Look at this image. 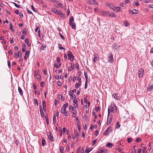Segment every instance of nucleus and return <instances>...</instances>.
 <instances>
[{
	"label": "nucleus",
	"instance_id": "nucleus-1",
	"mask_svg": "<svg viewBox=\"0 0 153 153\" xmlns=\"http://www.w3.org/2000/svg\"><path fill=\"white\" fill-rule=\"evenodd\" d=\"M69 22L70 25L71 26L72 29H76V24L74 22V19L73 16H71L70 17Z\"/></svg>",
	"mask_w": 153,
	"mask_h": 153
},
{
	"label": "nucleus",
	"instance_id": "nucleus-2",
	"mask_svg": "<svg viewBox=\"0 0 153 153\" xmlns=\"http://www.w3.org/2000/svg\"><path fill=\"white\" fill-rule=\"evenodd\" d=\"M112 113H114L117 111V108L115 103L114 102L111 103V105L108 107Z\"/></svg>",
	"mask_w": 153,
	"mask_h": 153
},
{
	"label": "nucleus",
	"instance_id": "nucleus-3",
	"mask_svg": "<svg viewBox=\"0 0 153 153\" xmlns=\"http://www.w3.org/2000/svg\"><path fill=\"white\" fill-rule=\"evenodd\" d=\"M47 134L48 136V139L50 140L53 142L54 140V138L52 133L51 132H49L48 133L47 132Z\"/></svg>",
	"mask_w": 153,
	"mask_h": 153
},
{
	"label": "nucleus",
	"instance_id": "nucleus-4",
	"mask_svg": "<svg viewBox=\"0 0 153 153\" xmlns=\"http://www.w3.org/2000/svg\"><path fill=\"white\" fill-rule=\"evenodd\" d=\"M68 55L69 58L68 59H69L71 61H72L74 60V57L73 56L72 53L71 51H68Z\"/></svg>",
	"mask_w": 153,
	"mask_h": 153
},
{
	"label": "nucleus",
	"instance_id": "nucleus-5",
	"mask_svg": "<svg viewBox=\"0 0 153 153\" xmlns=\"http://www.w3.org/2000/svg\"><path fill=\"white\" fill-rule=\"evenodd\" d=\"M108 62L111 63H113L114 62V58L113 56L111 53H109L108 55Z\"/></svg>",
	"mask_w": 153,
	"mask_h": 153
},
{
	"label": "nucleus",
	"instance_id": "nucleus-6",
	"mask_svg": "<svg viewBox=\"0 0 153 153\" xmlns=\"http://www.w3.org/2000/svg\"><path fill=\"white\" fill-rule=\"evenodd\" d=\"M69 109L70 112L72 113L73 114H76V111L75 109L74 108L73 106L70 105L69 106Z\"/></svg>",
	"mask_w": 153,
	"mask_h": 153
},
{
	"label": "nucleus",
	"instance_id": "nucleus-7",
	"mask_svg": "<svg viewBox=\"0 0 153 153\" xmlns=\"http://www.w3.org/2000/svg\"><path fill=\"white\" fill-rule=\"evenodd\" d=\"M111 127H109L108 129H107L103 133V134L105 135H108V134L111 132L112 131Z\"/></svg>",
	"mask_w": 153,
	"mask_h": 153
},
{
	"label": "nucleus",
	"instance_id": "nucleus-8",
	"mask_svg": "<svg viewBox=\"0 0 153 153\" xmlns=\"http://www.w3.org/2000/svg\"><path fill=\"white\" fill-rule=\"evenodd\" d=\"M113 96L115 99L117 100H120L121 99L120 95L118 94L114 93L113 95Z\"/></svg>",
	"mask_w": 153,
	"mask_h": 153
},
{
	"label": "nucleus",
	"instance_id": "nucleus-9",
	"mask_svg": "<svg viewBox=\"0 0 153 153\" xmlns=\"http://www.w3.org/2000/svg\"><path fill=\"white\" fill-rule=\"evenodd\" d=\"M144 70L143 68H140L138 71V76L139 77H141L143 75Z\"/></svg>",
	"mask_w": 153,
	"mask_h": 153
},
{
	"label": "nucleus",
	"instance_id": "nucleus-10",
	"mask_svg": "<svg viewBox=\"0 0 153 153\" xmlns=\"http://www.w3.org/2000/svg\"><path fill=\"white\" fill-rule=\"evenodd\" d=\"M112 116H111L109 117V118H108H108L107 119V125H109L111 123L112 121Z\"/></svg>",
	"mask_w": 153,
	"mask_h": 153
},
{
	"label": "nucleus",
	"instance_id": "nucleus-11",
	"mask_svg": "<svg viewBox=\"0 0 153 153\" xmlns=\"http://www.w3.org/2000/svg\"><path fill=\"white\" fill-rule=\"evenodd\" d=\"M108 11H101L100 12V13H101L102 15L107 16H108Z\"/></svg>",
	"mask_w": 153,
	"mask_h": 153
},
{
	"label": "nucleus",
	"instance_id": "nucleus-12",
	"mask_svg": "<svg viewBox=\"0 0 153 153\" xmlns=\"http://www.w3.org/2000/svg\"><path fill=\"white\" fill-rule=\"evenodd\" d=\"M112 10L115 12H118L120 11V7H119L114 6V8Z\"/></svg>",
	"mask_w": 153,
	"mask_h": 153
},
{
	"label": "nucleus",
	"instance_id": "nucleus-13",
	"mask_svg": "<svg viewBox=\"0 0 153 153\" xmlns=\"http://www.w3.org/2000/svg\"><path fill=\"white\" fill-rule=\"evenodd\" d=\"M106 5L112 10L114 8V4L112 3H107L106 4Z\"/></svg>",
	"mask_w": 153,
	"mask_h": 153
},
{
	"label": "nucleus",
	"instance_id": "nucleus-14",
	"mask_svg": "<svg viewBox=\"0 0 153 153\" xmlns=\"http://www.w3.org/2000/svg\"><path fill=\"white\" fill-rule=\"evenodd\" d=\"M46 49V47L45 44H42V46L40 48L39 51H42V50H45Z\"/></svg>",
	"mask_w": 153,
	"mask_h": 153
},
{
	"label": "nucleus",
	"instance_id": "nucleus-15",
	"mask_svg": "<svg viewBox=\"0 0 153 153\" xmlns=\"http://www.w3.org/2000/svg\"><path fill=\"white\" fill-rule=\"evenodd\" d=\"M106 146L108 148H111L114 145L111 143L108 142L106 143Z\"/></svg>",
	"mask_w": 153,
	"mask_h": 153
},
{
	"label": "nucleus",
	"instance_id": "nucleus-16",
	"mask_svg": "<svg viewBox=\"0 0 153 153\" xmlns=\"http://www.w3.org/2000/svg\"><path fill=\"white\" fill-rule=\"evenodd\" d=\"M107 151L104 149H101L98 151L97 153H106Z\"/></svg>",
	"mask_w": 153,
	"mask_h": 153
},
{
	"label": "nucleus",
	"instance_id": "nucleus-17",
	"mask_svg": "<svg viewBox=\"0 0 153 153\" xmlns=\"http://www.w3.org/2000/svg\"><path fill=\"white\" fill-rule=\"evenodd\" d=\"M108 16L111 17H115L116 16V15L113 12L109 13V12Z\"/></svg>",
	"mask_w": 153,
	"mask_h": 153
},
{
	"label": "nucleus",
	"instance_id": "nucleus-18",
	"mask_svg": "<svg viewBox=\"0 0 153 153\" xmlns=\"http://www.w3.org/2000/svg\"><path fill=\"white\" fill-rule=\"evenodd\" d=\"M26 47L25 44L23 43L22 45V51L23 52H25L26 51Z\"/></svg>",
	"mask_w": 153,
	"mask_h": 153
},
{
	"label": "nucleus",
	"instance_id": "nucleus-19",
	"mask_svg": "<svg viewBox=\"0 0 153 153\" xmlns=\"http://www.w3.org/2000/svg\"><path fill=\"white\" fill-rule=\"evenodd\" d=\"M52 11L56 14H59V11L56 8H53L52 9Z\"/></svg>",
	"mask_w": 153,
	"mask_h": 153
},
{
	"label": "nucleus",
	"instance_id": "nucleus-20",
	"mask_svg": "<svg viewBox=\"0 0 153 153\" xmlns=\"http://www.w3.org/2000/svg\"><path fill=\"white\" fill-rule=\"evenodd\" d=\"M67 108V107H66L65 106V105H63V106L61 110V112L62 113L64 112L65 111L66 108Z\"/></svg>",
	"mask_w": 153,
	"mask_h": 153
},
{
	"label": "nucleus",
	"instance_id": "nucleus-21",
	"mask_svg": "<svg viewBox=\"0 0 153 153\" xmlns=\"http://www.w3.org/2000/svg\"><path fill=\"white\" fill-rule=\"evenodd\" d=\"M18 91L20 94L21 96H22L23 94V91L22 89L20 87H18Z\"/></svg>",
	"mask_w": 153,
	"mask_h": 153
},
{
	"label": "nucleus",
	"instance_id": "nucleus-22",
	"mask_svg": "<svg viewBox=\"0 0 153 153\" xmlns=\"http://www.w3.org/2000/svg\"><path fill=\"white\" fill-rule=\"evenodd\" d=\"M147 89L150 91L153 89V85H151L149 86L147 88Z\"/></svg>",
	"mask_w": 153,
	"mask_h": 153
},
{
	"label": "nucleus",
	"instance_id": "nucleus-23",
	"mask_svg": "<svg viewBox=\"0 0 153 153\" xmlns=\"http://www.w3.org/2000/svg\"><path fill=\"white\" fill-rule=\"evenodd\" d=\"M25 43L27 44L28 46H29L30 45V44L29 43V40L28 39H26L25 40Z\"/></svg>",
	"mask_w": 153,
	"mask_h": 153
},
{
	"label": "nucleus",
	"instance_id": "nucleus-24",
	"mask_svg": "<svg viewBox=\"0 0 153 153\" xmlns=\"http://www.w3.org/2000/svg\"><path fill=\"white\" fill-rule=\"evenodd\" d=\"M58 15H59L62 18L64 19L65 18V14L62 13L61 12H59V13Z\"/></svg>",
	"mask_w": 153,
	"mask_h": 153
},
{
	"label": "nucleus",
	"instance_id": "nucleus-25",
	"mask_svg": "<svg viewBox=\"0 0 153 153\" xmlns=\"http://www.w3.org/2000/svg\"><path fill=\"white\" fill-rule=\"evenodd\" d=\"M89 148L88 147H87L86 148V149L85 151V152L84 153H88L89 152H90L92 150L91 149H90L89 150Z\"/></svg>",
	"mask_w": 153,
	"mask_h": 153
},
{
	"label": "nucleus",
	"instance_id": "nucleus-26",
	"mask_svg": "<svg viewBox=\"0 0 153 153\" xmlns=\"http://www.w3.org/2000/svg\"><path fill=\"white\" fill-rule=\"evenodd\" d=\"M38 73H37V74L39 76L37 77V79L39 81H40L41 80V77L39 74V70H38Z\"/></svg>",
	"mask_w": 153,
	"mask_h": 153
},
{
	"label": "nucleus",
	"instance_id": "nucleus-27",
	"mask_svg": "<svg viewBox=\"0 0 153 153\" xmlns=\"http://www.w3.org/2000/svg\"><path fill=\"white\" fill-rule=\"evenodd\" d=\"M40 114L41 116V117H43L44 115V112H43V110H42V108L41 107H40Z\"/></svg>",
	"mask_w": 153,
	"mask_h": 153
},
{
	"label": "nucleus",
	"instance_id": "nucleus-28",
	"mask_svg": "<svg viewBox=\"0 0 153 153\" xmlns=\"http://www.w3.org/2000/svg\"><path fill=\"white\" fill-rule=\"evenodd\" d=\"M45 139H42V146H44L45 144Z\"/></svg>",
	"mask_w": 153,
	"mask_h": 153
},
{
	"label": "nucleus",
	"instance_id": "nucleus-29",
	"mask_svg": "<svg viewBox=\"0 0 153 153\" xmlns=\"http://www.w3.org/2000/svg\"><path fill=\"white\" fill-rule=\"evenodd\" d=\"M120 127V125L119 124V122H117V123L116 125L115 126V128L116 129H118Z\"/></svg>",
	"mask_w": 153,
	"mask_h": 153
},
{
	"label": "nucleus",
	"instance_id": "nucleus-30",
	"mask_svg": "<svg viewBox=\"0 0 153 153\" xmlns=\"http://www.w3.org/2000/svg\"><path fill=\"white\" fill-rule=\"evenodd\" d=\"M99 59V57L98 56H95L94 57L93 61L95 63L96 62V60L98 61Z\"/></svg>",
	"mask_w": 153,
	"mask_h": 153
},
{
	"label": "nucleus",
	"instance_id": "nucleus-31",
	"mask_svg": "<svg viewBox=\"0 0 153 153\" xmlns=\"http://www.w3.org/2000/svg\"><path fill=\"white\" fill-rule=\"evenodd\" d=\"M132 13L134 14H137V11L135 9H133L132 11Z\"/></svg>",
	"mask_w": 153,
	"mask_h": 153
},
{
	"label": "nucleus",
	"instance_id": "nucleus-32",
	"mask_svg": "<svg viewBox=\"0 0 153 153\" xmlns=\"http://www.w3.org/2000/svg\"><path fill=\"white\" fill-rule=\"evenodd\" d=\"M133 139L131 138H129L127 139V142L129 143L132 142L133 140Z\"/></svg>",
	"mask_w": 153,
	"mask_h": 153
},
{
	"label": "nucleus",
	"instance_id": "nucleus-33",
	"mask_svg": "<svg viewBox=\"0 0 153 153\" xmlns=\"http://www.w3.org/2000/svg\"><path fill=\"white\" fill-rule=\"evenodd\" d=\"M13 3L16 7L18 8H21V6L20 5L17 4L15 2H13Z\"/></svg>",
	"mask_w": 153,
	"mask_h": 153
},
{
	"label": "nucleus",
	"instance_id": "nucleus-34",
	"mask_svg": "<svg viewBox=\"0 0 153 153\" xmlns=\"http://www.w3.org/2000/svg\"><path fill=\"white\" fill-rule=\"evenodd\" d=\"M22 33L24 35H26L27 34V32L26 29H24L22 31Z\"/></svg>",
	"mask_w": 153,
	"mask_h": 153
},
{
	"label": "nucleus",
	"instance_id": "nucleus-35",
	"mask_svg": "<svg viewBox=\"0 0 153 153\" xmlns=\"http://www.w3.org/2000/svg\"><path fill=\"white\" fill-rule=\"evenodd\" d=\"M74 133L76 137H78L79 135V134H78L77 131L76 130H75L74 131Z\"/></svg>",
	"mask_w": 153,
	"mask_h": 153
},
{
	"label": "nucleus",
	"instance_id": "nucleus-36",
	"mask_svg": "<svg viewBox=\"0 0 153 153\" xmlns=\"http://www.w3.org/2000/svg\"><path fill=\"white\" fill-rule=\"evenodd\" d=\"M62 114H63L64 115H65V116H67L68 115V111H64V112H62Z\"/></svg>",
	"mask_w": 153,
	"mask_h": 153
},
{
	"label": "nucleus",
	"instance_id": "nucleus-37",
	"mask_svg": "<svg viewBox=\"0 0 153 153\" xmlns=\"http://www.w3.org/2000/svg\"><path fill=\"white\" fill-rule=\"evenodd\" d=\"M77 126L78 129L79 131L80 132V130L81 129L80 123H77Z\"/></svg>",
	"mask_w": 153,
	"mask_h": 153
},
{
	"label": "nucleus",
	"instance_id": "nucleus-38",
	"mask_svg": "<svg viewBox=\"0 0 153 153\" xmlns=\"http://www.w3.org/2000/svg\"><path fill=\"white\" fill-rule=\"evenodd\" d=\"M7 64L9 69L11 68V64L10 61L9 60H7Z\"/></svg>",
	"mask_w": 153,
	"mask_h": 153
},
{
	"label": "nucleus",
	"instance_id": "nucleus-39",
	"mask_svg": "<svg viewBox=\"0 0 153 153\" xmlns=\"http://www.w3.org/2000/svg\"><path fill=\"white\" fill-rule=\"evenodd\" d=\"M84 74L85 76L86 79V81H88V74H87L85 73V72H84Z\"/></svg>",
	"mask_w": 153,
	"mask_h": 153
},
{
	"label": "nucleus",
	"instance_id": "nucleus-40",
	"mask_svg": "<svg viewBox=\"0 0 153 153\" xmlns=\"http://www.w3.org/2000/svg\"><path fill=\"white\" fill-rule=\"evenodd\" d=\"M56 116L54 115L53 117V122L54 123H55L56 122Z\"/></svg>",
	"mask_w": 153,
	"mask_h": 153
},
{
	"label": "nucleus",
	"instance_id": "nucleus-41",
	"mask_svg": "<svg viewBox=\"0 0 153 153\" xmlns=\"http://www.w3.org/2000/svg\"><path fill=\"white\" fill-rule=\"evenodd\" d=\"M89 82V81H85V89H86L87 88V86H88V84H87V83L88 82Z\"/></svg>",
	"mask_w": 153,
	"mask_h": 153
},
{
	"label": "nucleus",
	"instance_id": "nucleus-42",
	"mask_svg": "<svg viewBox=\"0 0 153 153\" xmlns=\"http://www.w3.org/2000/svg\"><path fill=\"white\" fill-rule=\"evenodd\" d=\"M34 102H35V103L37 105V106H38V100L37 99L34 98Z\"/></svg>",
	"mask_w": 153,
	"mask_h": 153
},
{
	"label": "nucleus",
	"instance_id": "nucleus-43",
	"mask_svg": "<svg viewBox=\"0 0 153 153\" xmlns=\"http://www.w3.org/2000/svg\"><path fill=\"white\" fill-rule=\"evenodd\" d=\"M95 1V0H89L90 3L93 4H94Z\"/></svg>",
	"mask_w": 153,
	"mask_h": 153
},
{
	"label": "nucleus",
	"instance_id": "nucleus-44",
	"mask_svg": "<svg viewBox=\"0 0 153 153\" xmlns=\"http://www.w3.org/2000/svg\"><path fill=\"white\" fill-rule=\"evenodd\" d=\"M22 56V54L21 52L19 51H18V56L17 57H21Z\"/></svg>",
	"mask_w": 153,
	"mask_h": 153
},
{
	"label": "nucleus",
	"instance_id": "nucleus-45",
	"mask_svg": "<svg viewBox=\"0 0 153 153\" xmlns=\"http://www.w3.org/2000/svg\"><path fill=\"white\" fill-rule=\"evenodd\" d=\"M59 35L60 37L63 39L64 40L65 38L64 36L62 35L60 33H59Z\"/></svg>",
	"mask_w": 153,
	"mask_h": 153
},
{
	"label": "nucleus",
	"instance_id": "nucleus-46",
	"mask_svg": "<svg viewBox=\"0 0 153 153\" xmlns=\"http://www.w3.org/2000/svg\"><path fill=\"white\" fill-rule=\"evenodd\" d=\"M97 139H96L93 141L92 144V146H93L97 142Z\"/></svg>",
	"mask_w": 153,
	"mask_h": 153
},
{
	"label": "nucleus",
	"instance_id": "nucleus-47",
	"mask_svg": "<svg viewBox=\"0 0 153 153\" xmlns=\"http://www.w3.org/2000/svg\"><path fill=\"white\" fill-rule=\"evenodd\" d=\"M116 149L119 152H120L122 151V149L120 147H118V148H116Z\"/></svg>",
	"mask_w": 153,
	"mask_h": 153
},
{
	"label": "nucleus",
	"instance_id": "nucleus-48",
	"mask_svg": "<svg viewBox=\"0 0 153 153\" xmlns=\"http://www.w3.org/2000/svg\"><path fill=\"white\" fill-rule=\"evenodd\" d=\"M10 42L11 44H13L14 42V41H13V38H10Z\"/></svg>",
	"mask_w": 153,
	"mask_h": 153
},
{
	"label": "nucleus",
	"instance_id": "nucleus-49",
	"mask_svg": "<svg viewBox=\"0 0 153 153\" xmlns=\"http://www.w3.org/2000/svg\"><path fill=\"white\" fill-rule=\"evenodd\" d=\"M63 147L62 146L61 147L60 149V152L61 153H63Z\"/></svg>",
	"mask_w": 153,
	"mask_h": 153
},
{
	"label": "nucleus",
	"instance_id": "nucleus-50",
	"mask_svg": "<svg viewBox=\"0 0 153 153\" xmlns=\"http://www.w3.org/2000/svg\"><path fill=\"white\" fill-rule=\"evenodd\" d=\"M29 53V51L27 50L25 52V55L26 56H28Z\"/></svg>",
	"mask_w": 153,
	"mask_h": 153
},
{
	"label": "nucleus",
	"instance_id": "nucleus-51",
	"mask_svg": "<svg viewBox=\"0 0 153 153\" xmlns=\"http://www.w3.org/2000/svg\"><path fill=\"white\" fill-rule=\"evenodd\" d=\"M140 141H141V139L140 137H138L135 140L136 142H138Z\"/></svg>",
	"mask_w": 153,
	"mask_h": 153
},
{
	"label": "nucleus",
	"instance_id": "nucleus-52",
	"mask_svg": "<svg viewBox=\"0 0 153 153\" xmlns=\"http://www.w3.org/2000/svg\"><path fill=\"white\" fill-rule=\"evenodd\" d=\"M45 82H42L41 83V86L42 87H44L45 85Z\"/></svg>",
	"mask_w": 153,
	"mask_h": 153
},
{
	"label": "nucleus",
	"instance_id": "nucleus-53",
	"mask_svg": "<svg viewBox=\"0 0 153 153\" xmlns=\"http://www.w3.org/2000/svg\"><path fill=\"white\" fill-rule=\"evenodd\" d=\"M71 97V98L72 99H73L74 100L76 99V96L75 94H74Z\"/></svg>",
	"mask_w": 153,
	"mask_h": 153
},
{
	"label": "nucleus",
	"instance_id": "nucleus-54",
	"mask_svg": "<svg viewBox=\"0 0 153 153\" xmlns=\"http://www.w3.org/2000/svg\"><path fill=\"white\" fill-rule=\"evenodd\" d=\"M58 47L59 49L60 50H62L64 49V48L63 47H61V45L59 44H58Z\"/></svg>",
	"mask_w": 153,
	"mask_h": 153
},
{
	"label": "nucleus",
	"instance_id": "nucleus-55",
	"mask_svg": "<svg viewBox=\"0 0 153 153\" xmlns=\"http://www.w3.org/2000/svg\"><path fill=\"white\" fill-rule=\"evenodd\" d=\"M124 24L126 27L128 26L129 25L128 22L127 21H126V22L124 23Z\"/></svg>",
	"mask_w": 153,
	"mask_h": 153
},
{
	"label": "nucleus",
	"instance_id": "nucleus-56",
	"mask_svg": "<svg viewBox=\"0 0 153 153\" xmlns=\"http://www.w3.org/2000/svg\"><path fill=\"white\" fill-rule=\"evenodd\" d=\"M10 29L11 30H12V31H14V30H13V26H12V25L11 24H10Z\"/></svg>",
	"mask_w": 153,
	"mask_h": 153
},
{
	"label": "nucleus",
	"instance_id": "nucleus-57",
	"mask_svg": "<svg viewBox=\"0 0 153 153\" xmlns=\"http://www.w3.org/2000/svg\"><path fill=\"white\" fill-rule=\"evenodd\" d=\"M80 150H81V148H80V147H79L78 148V149L76 151V153H79V152H80Z\"/></svg>",
	"mask_w": 153,
	"mask_h": 153
},
{
	"label": "nucleus",
	"instance_id": "nucleus-58",
	"mask_svg": "<svg viewBox=\"0 0 153 153\" xmlns=\"http://www.w3.org/2000/svg\"><path fill=\"white\" fill-rule=\"evenodd\" d=\"M76 67L77 70H79V65L78 63H77L75 65Z\"/></svg>",
	"mask_w": 153,
	"mask_h": 153
},
{
	"label": "nucleus",
	"instance_id": "nucleus-59",
	"mask_svg": "<svg viewBox=\"0 0 153 153\" xmlns=\"http://www.w3.org/2000/svg\"><path fill=\"white\" fill-rule=\"evenodd\" d=\"M42 6L44 8H46L47 7V5L44 3V4H42Z\"/></svg>",
	"mask_w": 153,
	"mask_h": 153
},
{
	"label": "nucleus",
	"instance_id": "nucleus-60",
	"mask_svg": "<svg viewBox=\"0 0 153 153\" xmlns=\"http://www.w3.org/2000/svg\"><path fill=\"white\" fill-rule=\"evenodd\" d=\"M42 105H43V107L46 106V103L45 101H43L42 102Z\"/></svg>",
	"mask_w": 153,
	"mask_h": 153
},
{
	"label": "nucleus",
	"instance_id": "nucleus-61",
	"mask_svg": "<svg viewBox=\"0 0 153 153\" xmlns=\"http://www.w3.org/2000/svg\"><path fill=\"white\" fill-rule=\"evenodd\" d=\"M59 99L60 100H61L62 98V94H59L58 96Z\"/></svg>",
	"mask_w": 153,
	"mask_h": 153
},
{
	"label": "nucleus",
	"instance_id": "nucleus-62",
	"mask_svg": "<svg viewBox=\"0 0 153 153\" xmlns=\"http://www.w3.org/2000/svg\"><path fill=\"white\" fill-rule=\"evenodd\" d=\"M57 61L58 63H59L60 62V58L59 57H58L57 59Z\"/></svg>",
	"mask_w": 153,
	"mask_h": 153
},
{
	"label": "nucleus",
	"instance_id": "nucleus-63",
	"mask_svg": "<svg viewBox=\"0 0 153 153\" xmlns=\"http://www.w3.org/2000/svg\"><path fill=\"white\" fill-rule=\"evenodd\" d=\"M74 106L75 108H77L78 107V104L77 103H74Z\"/></svg>",
	"mask_w": 153,
	"mask_h": 153
},
{
	"label": "nucleus",
	"instance_id": "nucleus-64",
	"mask_svg": "<svg viewBox=\"0 0 153 153\" xmlns=\"http://www.w3.org/2000/svg\"><path fill=\"white\" fill-rule=\"evenodd\" d=\"M62 85V83L60 82H58L57 85L58 86L60 87Z\"/></svg>",
	"mask_w": 153,
	"mask_h": 153
}]
</instances>
